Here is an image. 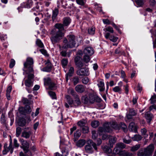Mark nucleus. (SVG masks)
I'll list each match as a JSON object with an SVG mask.
<instances>
[{"mask_svg": "<svg viewBox=\"0 0 156 156\" xmlns=\"http://www.w3.org/2000/svg\"><path fill=\"white\" fill-rule=\"evenodd\" d=\"M50 34L53 35L51 39L53 44L58 42L64 36V33L62 31H57L55 29H52Z\"/></svg>", "mask_w": 156, "mask_h": 156, "instance_id": "1", "label": "nucleus"}, {"mask_svg": "<svg viewBox=\"0 0 156 156\" xmlns=\"http://www.w3.org/2000/svg\"><path fill=\"white\" fill-rule=\"evenodd\" d=\"M69 37V43L67 44H65L62 47L63 48L66 49L68 48H72L78 45L76 44V39L73 35H69L68 36Z\"/></svg>", "mask_w": 156, "mask_h": 156, "instance_id": "2", "label": "nucleus"}, {"mask_svg": "<svg viewBox=\"0 0 156 156\" xmlns=\"http://www.w3.org/2000/svg\"><path fill=\"white\" fill-rule=\"evenodd\" d=\"M87 144L85 146V149L86 151L88 153H90L92 152V148L91 146V145L93 147L94 149L97 151V147L96 146V144L93 142L91 140H89L87 141Z\"/></svg>", "mask_w": 156, "mask_h": 156, "instance_id": "3", "label": "nucleus"}, {"mask_svg": "<svg viewBox=\"0 0 156 156\" xmlns=\"http://www.w3.org/2000/svg\"><path fill=\"white\" fill-rule=\"evenodd\" d=\"M34 77L33 74H30L28 75L27 79L25 80V84L27 87H30L33 86Z\"/></svg>", "mask_w": 156, "mask_h": 156, "instance_id": "4", "label": "nucleus"}, {"mask_svg": "<svg viewBox=\"0 0 156 156\" xmlns=\"http://www.w3.org/2000/svg\"><path fill=\"white\" fill-rule=\"evenodd\" d=\"M20 141L22 146L21 147L22 148L24 153H26L28 152L29 151V144L26 141H25L23 139H20Z\"/></svg>", "mask_w": 156, "mask_h": 156, "instance_id": "5", "label": "nucleus"}, {"mask_svg": "<svg viewBox=\"0 0 156 156\" xmlns=\"http://www.w3.org/2000/svg\"><path fill=\"white\" fill-rule=\"evenodd\" d=\"M144 149L147 156L151 155L154 149V145L152 144H150Z\"/></svg>", "mask_w": 156, "mask_h": 156, "instance_id": "6", "label": "nucleus"}, {"mask_svg": "<svg viewBox=\"0 0 156 156\" xmlns=\"http://www.w3.org/2000/svg\"><path fill=\"white\" fill-rule=\"evenodd\" d=\"M76 73L80 76H87L89 75L88 70L86 68L78 70L76 72Z\"/></svg>", "mask_w": 156, "mask_h": 156, "instance_id": "7", "label": "nucleus"}, {"mask_svg": "<svg viewBox=\"0 0 156 156\" xmlns=\"http://www.w3.org/2000/svg\"><path fill=\"white\" fill-rule=\"evenodd\" d=\"M126 147V145L123 143H118L116 145L114 151L116 153L119 152L120 149L125 148Z\"/></svg>", "mask_w": 156, "mask_h": 156, "instance_id": "8", "label": "nucleus"}, {"mask_svg": "<svg viewBox=\"0 0 156 156\" xmlns=\"http://www.w3.org/2000/svg\"><path fill=\"white\" fill-rule=\"evenodd\" d=\"M89 100L90 102L91 103H93L95 101L96 102H100L101 99L98 96L94 95L92 94H89Z\"/></svg>", "mask_w": 156, "mask_h": 156, "instance_id": "9", "label": "nucleus"}, {"mask_svg": "<svg viewBox=\"0 0 156 156\" xmlns=\"http://www.w3.org/2000/svg\"><path fill=\"white\" fill-rule=\"evenodd\" d=\"M34 63L32 58L28 57L27 59L26 62L24 64V67H27L28 66H32Z\"/></svg>", "mask_w": 156, "mask_h": 156, "instance_id": "10", "label": "nucleus"}, {"mask_svg": "<svg viewBox=\"0 0 156 156\" xmlns=\"http://www.w3.org/2000/svg\"><path fill=\"white\" fill-rule=\"evenodd\" d=\"M84 51L86 54H88L90 55H91L94 53V51L93 49L90 47L86 48L84 49Z\"/></svg>", "mask_w": 156, "mask_h": 156, "instance_id": "11", "label": "nucleus"}, {"mask_svg": "<svg viewBox=\"0 0 156 156\" xmlns=\"http://www.w3.org/2000/svg\"><path fill=\"white\" fill-rule=\"evenodd\" d=\"M75 90L77 92L82 93L85 90V87L82 85H78L75 87Z\"/></svg>", "mask_w": 156, "mask_h": 156, "instance_id": "12", "label": "nucleus"}, {"mask_svg": "<svg viewBox=\"0 0 156 156\" xmlns=\"http://www.w3.org/2000/svg\"><path fill=\"white\" fill-rule=\"evenodd\" d=\"M111 126V123L106 122L104 124L103 127H104L105 131L106 132H110L112 131V130Z\"/></svg>", "mask_w": 156, "mask_h": 156, "instance_id": "13", "label": "nucleus"}, {"mask_svg": "<svg viewBox=\"0 0 156 156\" xmlns=\"http://www.w3.org/2000/svg\"><path fill=\"white\" fill-rule=\"evenodd\" d=\"M46 66L43 69V70L46 72L50 71L51 70L52 66L49 60H47V62L46 63Z\"/></svg>", "mask_w": 156, "mask_h": 156, "instance_id": "14", "label": "nucleus"}, {"mask_svg": "<svg viewBox=\"0 0 156 156\" xmlns=\"http://www.w3.org/2000/svg\"><path fill=\"white\" fill-rule=\"evenodd\" d=\"M129 130L131 131H133L136 133L137 131L136 126L133 122H131L129 126Z\"/></svg>", "mask_w": 156, "mask_h": 156, "instance_id": "15", "label": "nucleus"}, {"mask_svg": "<svg viewBox=\"0 0 156 156\" xmlns=\"http://www.w3.org/2000/svg\"><path fill=\"white\" fill-rule=\"evenodd\" d=\"M109 140V144L111 147H112L113 145L116 142L117 138L115 137L110 136Z\"/></svg>", "mask_w": 156, "mask_h": 156, "instance_id": "16", "label": "nucleus"}, {"mask_svg": "<svg viewBox=\"0 0 156 156\" xmlns=\"http://www.w3.org/2000/svg\"><path fill=\"white\" fill-rule=\"evenodd\" d=\"M63 26V24L61 23H56L55 25V29H56L57 31H62L64 30Z\"/></svg>", "mask_w": 156, "mask_h": 156, "instance_id": "17", "label": "nucleus"}, {"mask_svg": "<svg viewBox=\"0 0 156 156\" xmlns=\"http://www.w3.org/2000/svg\"><path fill=\"white\" fill-rule=\"evenodd\" d=\"M25 69V71L26 73L27 74H34V70L32 66H27V67H24Z\"/></svg>", "mask_w": 156, "mask_h": 156, "instance_id": "18", "label": "nucleus"}, {"mask_svg": "<svg viewBox=\"0 0 156 156\" xmlns=\"http://www.w3.org/2000/svg\"><path fill=\"white\" fill-rule=\"evenodd\" d=\"M98 86L99 88V90L100 91H103L105 90L104 87V83L103 82L101 81H98Z\"/></svg>", "mask_w": 156, "mask_h": 156, "instance_id": "19", "label": "nucleus"}, {"mask_svg": "<svg viewBox=\"0 0 156 156\" xmlns=\"http://www.w3.org/2000/svg\"><path fill=\"white\" fill-rule=\"evenodd\" d=\"M145 117L146 119L148 120V122L150 123L152 120L153 116L149 111L147 112L145 114Z\"/></svg>", "mask_w": 156, "mask_h": 156, "instance_id": "20", "label": "nucleus"}, {"mask_svg": "<svg viewBox=\"0 0 156 156\" xmlns=\"http://www.w3.org/2000/svg\"><path fill=\"white\" fill-rule=\"evenodd\" d=\"M119 154L121 156H132L133 154L126 151H123L119 152Z\"/></svg>", "mask_w": 156, "mask_h": 156, "instance_id": "21", "label": "nucleus"}, {"mask_svg": "<svg viewBox=\"0 0 156 156\" xmlns=\"http://www.w3.org/2000/svg\"><path fill=\"white\" fill-rule=\"evenodd\" d=\"M119 129H122L125 133L127 132L128 131L127 126L123 123H120Z\"/></svg>", "mask_w": 156, "mask_h": 156, "instance_id": "22", "label": "nucleus"}, {"mask_svg": "<svg viewBox=\"0 0 156 156\" xmlns=\"http://www.w3.org/2000/svg\"><path fill=\"white\" fill-rule=\"evenodd\" d=\"M85 143L86 141L84 140H80L77 142L76 145L78 147H81L85 145Z\"/></svg>", "mask_w": 156, "mask_h": 156, "instance_id": "23", "label": "nucleus"}, {"mask_svg": "<svg viewBox=\"0 0 156 156\" xmlns=\"http://www.w3.org/2000/svg\"><path fill=\"white\" fill-rule=\"evenodd\" d=\"M30 134L31 132L30 131L27 132L25 130L22 132L21 136L27 139L29 138Z\"/></svg>", "mask_w": 156, "mask_h": 156, "instance_id": "24", "label": "nucleus"}, {"mask_svg": "<svg viewBox=\"0 0 156 156\" xmlns=\"http://www.w3.org/2000/svg\"><path fill=\"white\" fill-rule=\"evenodd\" d=\"M12 86H9L8 87L6 90V97L7 99L8 100H10V94L12 90Z\"/></svg>", "mask_w": 156, "mask_h": 156, "instance_id": "25", "label": "nucleus"}, {"mask_svg": "<svg viewBox=\"0 0 156 156\" xmlns=\"http://www.w3.org/2000/svg\"><path fill=\"white\" fill-rule=\"evenodd\" d=\"M71 20L69 17H65L63 20V24L65 26H67L70 23Z\"/></svg>", "mask_w": 156, "mask_h": 156, "instance_id": "26", "label": "nucleus"}, {"mask_svg": "<svg viewBox=\"0 0 156 156\" xmlns=\"http://www.w3.org/2000/svg\"><path fill=\"white\" fill-rule=\"evenodd\" d=\"M101 148L106 153H110L112 152V150L107 146H101Z\"/></svg>", "mask_w": 156, "mask_h": 156, "instance_id": "27", "label": "nucleus"}, {"mask_svg": "<svg viewBox=\"0 0 156 156\" xmlns=\"http://www.w3.org/2000/svg\"><path fill=\"white\" fill-rule=\"evenodd\" d=\"M58 10L57 9H55L53 11V14L52 16V20L54 21L56 19L58 14Z\"/></svg>", "mask_w": 156, "mask_h": 156, "instance_id": "28", "label": "nucleus"}, {"mask_svg": "<svg viewBox=\"0 0 156 156\" xmlns=\"http://www.w3.org/2000/svg\"><path fill=\"white\" fill-rule=\"evenodd\" d=\"M140 147V144H137L131 147L130 151L132 152H135L138 150Z\"/></svg>", "mask_w": 156, "mask_h": 156, "instance_id": "29", "label": "nucleus"}, {"mask_svg": "<svg viewBox=\"0 0 156 156\" xmlns=\"http://www.w3.org/2000/svg\"><path fill=\"white\" fill-rule=\"evenodd\" d=\"M26 123V122L25 119H20L18 122V124L20 126L23 127L25 126Z\"/></svg>", "mask_w": 156, "mask_h": 156, "instance_id": "30", "label": "nucleus"}, {"mask_svg": "<svg viewBox=\"0 0 156 156\" xmlns=\"http://www.w3.org/2000/svg\"><path fill=\"white\" fill-rule=\"evenodd\" d=\"M65 98L67 100V102L69 105H71L73 103V101L71 98L70 96L66 95L65 96Z\"/></svg>", "mask_w": 156, "mask_h": 156, "instance_id": "31", "label": "nucleus"}, {"mask_svg": "<svg viewBox=\"0 0 156 156\" xmlns=\"http://www.w3.org/2000/svg\"><path fill=\"white\" fill-rule=\"evenodd\" d=\"M87 123V121L85 120H83L79 121L77 122V125L81 127L85 126Z\"/></svg>", "mask_w": 156, "mask_h": 156, "instance_id": "32", "label": "nucleus"}, {"mask_svg": "<svg viewBox=\"0 0 156 156\" xmlns=\"http://www.w3.org/2000/svg\"><path fill=\"white\" fill-rule=\"evenodd\" d=\"M91 125L92 127L95 128L99 126V122L98 121H94L91 122Z\"/></svg>", "mask_w": 156, "mask_h": 156, "instance_id": "33", "label": "nucleus"}, {"mask_svg": "<svg viewBox=\"0 0 156 156\" xmlns=\"http://www.w3.org/2000/svg\"><path fill=\"white\" fill-rule=\"evenodd\" d=\"M137 155L138 156H147L144 149V151L142 149H140L137 152Z\"/></svg>", "mask_w": 156, "mask_h": 156, "instance_id": "34", "label": "nucleus"}, {"mask_svg": "<svg viewBox=\"0 0 156 156\" xmlns=\"http://www.w3.org/2000/svg\"><path fill=\"white\" fill-rule=\"evenodd\" d=\"M81 130L83 133H88L89 132V127L86 126H83L81 127Z\"/></svg>", "mask_w": 156, "mask_h": 156, "instance_id": "35", "label": "nucleus"}, {"mask_svg": "<svg viewBox=\"0 0 156 156\" xmlns=\"http://www.w3.org/2000/svg\"><path fill=\"white\" fill-rule=\"evenodd\" d=\"M135 2L139 6H142L144 2V0H135Z\"/></svg>", "mask_w": 156, "mask_h": 156, "instance_id": "36", "label": "nucleus"}, {"mask_svg": "<svg viewBox=\"0 0 156 156\" xmlns=\"http://www.w3.org/2000/svg\"><path fill=\"white\" fill-rule=\"evenodd\" d=\"M68 92L69 94H71L73 97L76 96V93L75 92L73 88H69L68 89Z\"/></svg>", "mask_w": 156, "mask_h": 156, "instance_id": "37", "label": "nucleus"}, {"mask_svg": "<svg viewBox=\"0 0 156 156\" xmlns=\"http://www.w3.org/2000/svg\"><path fill=\"white\" fill-rule=\"evenodd\" d=\"M22 102L24 104L30 105L32 102L29 101L27 98H24L22 100Z\"/></svg>", "mask_w": 156, "mask_h": 156, "instance_id": "38", "label": "nucleus"}, {"mask_svg": "<svg viewBox=\"0 0 156 156\" xmlns=\"http://www.w3.org/2000/svg\"><path fill=\"white\" fill-rule=\"evenodd\" d=\"M83 60L84 62L87 63L90 61V58L89 56L85 55L83 56Z\"/></svg>", "mask_w": 156, "mask_h": 156, "instance_id": "39", "label": "nucleus"}, {"mask_svg": "<svg viewBox=\"0 0 156 156\" xmlns=\"http://www.w3.org/2000/svg\"><path fill=\"white\" fill-rule=\"evenodd\" d=\"M74 72V68L73 67H71L69 70V72L67 74L70 77L72 76Z\"/></svg>", "mask_w": 156, "mask_h": 156, "instance_id": "40", "label": "nucleus"}, {"mask_svg": "<svg viewBox=\"0 0 156 156\" xmlns=\"http://www.w3.org/2000/svg\"><path fill=\"white\" fill-rule=\"evenodd\" d=\"M25 113L30 114L31 112V109L29 105H26L25 107Z\"/></svg>", "mask_w": 156, "mask_h": 156, "instance_id": "41", "label": "nucleus"}, {"mask_svg": "<svg viewBox=\"0 0 156 156\" xmlns=\"http://www.w3.org/2000/svg\"><path fill=\"white\" fill-rule=\"evenodd\" d=\"M79 78L77 76H75L73 78L72 81L74 85H75L79 82Z\"/></svg>", "mask_w": 156, "mask_h": 156, "instance_id": "42", "label": "nucleus"}, {"mask_svg": "<svg viewBox=\"0 0 156 156\" xmlns=\"http://www.w3.org/2000/svg\"><path fill=\"white\" fill-rule=\"evenodd\" d=\"M44 83L46 85H49L51 83V79L50 78H48L44 79Z\"/></svg>", "mask_w": 156, "mask_h": 156, "instance_id": "43", "label": "nucleus"}, {"mask_svg": "<svg viewBox=\"0 0 156 156\" xmlns=\"http://www.w3.org/2000/svg\"><path fill=\"white\" fill-rule=\"evenodd\" d=\"M5 147H6L7 149H8V151H10V152L11 154L12 153L13 151V148L12 147V142H10V144L9 146H7V144L6 146Z\"/></svg>", "mask_w": 156, "mask_h": 156, "instance_id": "44", "label": "nucleus"}, {"mask_svg": "<svg viewBox=\"0 0 156 156\" xmlns=\"http://www.w3.org/2000/svg\"><path fill=\"white\" fill-rule=\"evenodd\" d=\"M133 138L135 140L139 141L142 139V137L140 135H136Z\"/></svg>", "mask_w": 156, "mask_h": 156, "instance_id": "45", "label": "nucleus"}, {"mask_svg": "<svg viewBox=\"0 0 156 156\" xmlns=\"http://www.w3.org/2000/svg\"><path fill=\"white\" fill-rule=\"evenodd\" d=\"M89 81V79L88 77H85L83 78L82 80V81L83 83L85 84H87L88 83Z\"/></svg>", "mask_w": 156, "mask_h": 156, "instance_id": "46", "label": "nucleus"}, {"mask_svg": "<svg viewBox=\"0 0 156 156\" xmlns=\"http://www.w3.org/2000/svg\"><path fill=\"white\" fill-rule=\"evenodd\" d=\"M22 129L20 127H18L16 129V136L17 137H18L20 134L21 132Z\"/></svg>", "mask_w": 156, "mask_h": 156, "instance_id": "47", "label": "nucleus"}, {"mask_svg": "<svg viewBox=\"0 0 156 156\" xmlns=\"http://www.w3.org/2000/svg\"><path fill=\"white\" fill-rule=\"evenodd\" d=\"M92 139L94 140L96 139L98 136V134L96 133V131L95 130L92 131Z\"/></svg>", "mask_w": 156, "mask_h": 156, "instance_id": "48", "label": "nucleus"}, {"mask_svg": "<svg viewBox=\"0 0 156 156\" xmlns=\"http://www.w3.org/2000/svg\"><path fill=\"white\" fill-rule=\"evenodd\" d=\"M36 44L39 47L41 48L44 47L43 44L41 42V40L39 39H37L36 42Z\"/></svg>", "mask_w": 156, "mask_h": 156, "instance_id": "49", "label": "nucleus"}, {"mask_svg": "<svg viewBox=\"0 0 156 156\" xmlns=\"http://www.w3.org/2000/svg\"><path fill=\"white\" fill-rule=\"evenodd\" d=\"M74 97L75 98V101L77 105L80 104L81 102L80 101L79 98L78 97V95H76V96H74Z\"/></svg>", "mask_w": 156, "mask_h": 156, "instance_id": "50", "label": "nucleus"}, {"mask_svg": "<svg viewBox=\"0 0 156 156\" xmlns=\"http://www.w3.org/2000/svg\"><path fill=\"white\" fill-rule=\"evenodd\" d=\"M19 111L20 113L22 114H26L25 108L22 107H20L19 108Z\"/></svg>", "mask_w": 156, "mask_h": 156, "instance_id": "51", "label": "nucleus"}, {"mask_svg": "<svg viewBox=\"0 0 156 156\" xmlns=\"http://www.w3.org/2000/svg\"><path fill=\"white\" fill-rule=\"evenodd\" d=\"M95 31V28L94 27H91L90 29L88 30V32L90 34H94Z\"/></svg>", "mask_w": 156, "mask_h": 156, "instance_id": "52", "label": "nucleus"}, {"mask_svg": "<svg viewBox=\"0 0 156 156\" xmlns=\"http://www.w3.org/2000/svg\"><path fill=\"white\" fill-rule=\"evenodd\" d=\"M49 95L53 99H56V95L55 92L51 91L49 92Z\"/></svg>", "mask_w": 156, "mask_h": 156, "instance_id": "53", "label": "nucleus"}, {"mask_svg": "<svg viewBox=\"0 0 156 156\" xmlns=\"http://www.w3.org/2000/svg\"><path fill=\"white\" fill-rule=\"evenodd\" d=\"M123 141L124 143L127 144H129L130 143H131L132 140L130 139H127L126 138H124L123 139Z\"/></svg>", "mask_w": 156, "mask_h": 156, "instance_id": "54", "label": "nucleus"}, {"mask_svg": "<svg viewBox=\"0 0 156 156\" xmlns=\"http://www.w3.org/2000/svg\"><path fill=\"white\" fill-rule=\"evenodd\" d=\"M129 113L131 114V115L134 116L136 115L137 113L136 111L133 109H130L129 110Z\"/></svg>", "mask_w": 156, "mask_h": 156, "instance_id": "55", "label": "nucleus"}, {"mask_svg": "<svg viewBox=\"0 0 156 156\" xmlns=\"http://www.w3.org/2000/svg\"><path fill=\"white\" fill-rule=\"evenodd\" d=\"M150 100L151 104L155 103L156 102V95H154L152 96L150 99Z\"/></svg>", "mask_w": 156, "mask_h": 156, "instance_id": "56", "label": "nucleus"}, {"mask_svg": "<svg viewBox=\"0 0 156 156\" xmlns=\"http://www.w3.org/2000/svg\"><path fill=\"white\" fill-rule=\"evenodd\" d=\"M109 39L111 41L113 42H115L117 40L118 37L113 36H111L110 37Z\"/></svg>", "mask_w": 156, "mask_h": 156, "instance_id": "57", "label": "nucleus"}, {"mask_svg": "<svg viewBox=\"0 0 156 156\" xmlns=\"http://www.w3.org/2000/svg\"><path fill=\"white\" fill-rule=\"evenodd\" d=\"M81 133L78 130L76 131V132L74 134V137L76 138H78L81 135Z\"/></svg>", "mask_w": 156, "mask_h": 156, "instance_id": "58", "label": "nucleus"}, {"mask_svg": "<svg viewBox=\"0 0 156 156\" xmlns=\"http://www.w3.org/2000/svg\"><path fill=\"white\" fill-rule=\"evenodd\" d=\"M15 63V61L13 59L11 60L9 64V67L12 68L14 66Z\"/></svg>", "mask_w": 156, "mask_h": 156, "instance_id": "59", "label": "nucleus"}, {"mask_svg": "<svg viewBox=\"0 0 156 156\" xmlns=\"http://www.w3.org/2000/svg\"><path fill=\"white\" fill-rule=\"evenodd\" d=\"M111 128H113V129H116L118 128V127L116 123L113 122L111 124Z\"/></svg>", "mask_w": 156, "mask_h": 156, "instance_id": "60", "label": "nucleus"}, {"mask_svg": "<svg viewBox=\"0 0 156 156\" xmlns=\"http://www.w3.org/2000/svg\"><path fill=\"white\" fill-rule=\"evenodd\" d=\"M49 86V88L51 90H54L56 88L55 87V84L52 82Z\"/></svg>", "mask_w": 156, "mask_h": 156, "instance_id": "61", "label": "nucleus"}, {"mask_svg": "<svg viewBox=\"0 0 156 156\" xmlns=\"http://www.w3.org/2000/svg\"><path fill=\"white\" fill-rule=\"evenodd\" d=\"M105 30L108 31H109L111 33H113L114 32V30L113 28L111 27H108L105 28Z\"/></svg>", "mask_w": 156, "mask_h": 156, "instance_id": "62", "label": "nucleus"}, {"mask_svg": "<svg viewBox=\"0 0 156 156\" xmlns=\"http://www.w3.org/2000/svg\"><path fill=\"white\" fill-rule=\"evenodd\" d=\"M62 64L63 66H65L67 65L68 63L67 59L65 58L63 59L62 61Z\"/></svg>", "mask_w": 156, "mask_h": 156, "instance_id": "63", "label": "nucleus"}, {"mask_svg": "<svg viewBox=\"0 0 156 156\" xmlns=\"http://www.w3.org/2000/svg\"><path fill=\"white\" fill-rule=\"evenodd\" d=\"M75 64L79 68H81L83 66V63L81 61L78 62L77 63Z\"/></svg>", "mask_w": 156, "mask_h": 156, "instance_id": "64", "label": "nucleus"}]
</instances>
